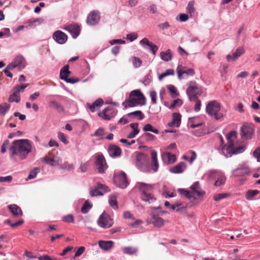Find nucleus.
<instances>
[{"label": "nucleus", "instance_id": "1", "mask_svg": "<svg viewBox=\"0 0 260 260\" xmlns=\"http://www.w3.org/2000/svg\"><path fill=\"white\" fill-rule=\"evenodd\" d=\"M150 152L151 164L149 162V158L146 154L142 152L137 153L136 164L139 169L142 172L149 173L152 170L156 172L158 170L159 164L157 152L154 150H151Z\"/></svg>", "mask_w": 260, "mask_h": 260}, {"label": "nucleus", "instance_id": "2", "mask_svg": "<svg viewBox=\"0 0 260 260\" xmlns=\"http://www.w3.org/2000/svg\"><path fill=\"white\" fill-rule=\"evenodd\" d=\"M31 146L28 140L20 139L15 140L9 149L11 155H18L21 159L26 157L27 154L31 151Z\"/></svg>", "mask_w": 260, "mask_h": 260}, {"label": "nucleus", "instance_id": "3", "mask_svg": "<svg viewBox=\"0 0 260 260\" xmlns=\"http://www.w3.org/2000/svg\"><path fill=\"white\" fill-rule=\"evenodd\" d=\"M228 140L227 146H224L222 151L226 156H231L233 154H237L242 152L244 150L243 146L234 147V141L237 138V133L235 131H231L226 135Z\"/></svg>", "mask_w": 260, "mask_h": 260}, {"label": "nucleus", "instance_id": "4", "mask_svg": "<svg viewBox=\"0 0 260 260\" xmlns=\"http://www.w3.org/2000/svg\"><path fill=\"white\" fill-rule=\"evenodd\" d=\"M191 191L183 188L178 189V192L182 196H184L191 201L197 199L196 195L199 198H203L205 194V191L201 189L198 182H196L190 187Z\"/></svg>", "mask_w": 260, "mask_h": 260}, {"label": "nucleus", "instance_id": "5", "mask_svg": "<svg viewBox=\"0 0 260 260\" xmlns=\"http://www.w3.org/2000/svg\"><path fill=\"white\" fill-rule=\"evenodd\" d=\"M146 104V99L139 90H133L129 94V98L123 102L125 108L135 107L138 105Z\"/></svg>", "mask_w": 260, "mask_h": 260}, {"label": "nucleus", "instance_id": "6", "mask_svg": "<svg viewBox=\"0 0 260 260\" xmlns=\"http://www.w3.org/2000/svg\"><path fill=\"white\" fill-rule=\"evenodd\" d=\"M221 109L220 104L216 101H210L206 106V112L216 120H220L222 117V113L220 112Z\"/></svg>", "mask_w": 260, "mask_h": 260}, {"label": "nucleus", "instance_id": "7", "mask_svg": "<svg viewBox=\"0 0 260 260\" xmlns=\"http://www.w3.org/2000/svg\"><path fill=\"white\" fill-rule=\"evenodd\" d=\"M139 188L142 192L141 198L144 201L151 203L155 200L154 196L150 193L153 188V185L139 183Z\"/></svg>", "mask_w": 260, "mask_h": 260}, {"label": "nucleus", "instance_id": "8", "mask_svg": "<svg viewBox=\"0 0 260 260\" xmlns=\"http://www.w3.org/2000/svg\"><path fill=\"white\" fill-rule=\"evenodd\" d=\"M188 87L186 89V93L190 101L193 99H197L202 93V89L198 86L194 81H190L188 83Z\"/></svg>", "mask_w": 260, "mask_h": 260}, {"label": "nucleus", "instance_id": "9", "mask_svg": "<svg viewBox=\"0 0 260 260\" xmlns=\"http://www.w3.org/2000/svg\"><path fill=\"white\" fill-rule=\"evenodd\" d=\"M233 174L235 177L251 176L253 178H258L260 177V174L258 173H251L249 169L246 167H243L235 169L233 171Z\"/></svg>", "mask_w": 260, "mask_h": 260}, {"label": "nucleus", "instance_id": "10", "mask_svg": "<svg viewBox=\"0 0 260 260\" xmlns=\"http://www.w3.org/2000/svg\"><path fill=\"white\" fill-rule=\"evenodd\" d=\"M95 164L97 167L98 172L101 174L105 173L108 166L104 155L98 153L95 155Z\"/></svg>", "mask_w": 260, "mask_h": 260}, {"label": "nucleus", "instance_id": "11", "mask_svg": "<svg viewBox=\"0 0 260 260\" xmlns=\"http://www.w3.org/2000/svg\"><path fill=\"white\" fill-rule=\"evenodd\" d=\"M98 225L104 229H108L113 224V219L105 212L99 218Z\"/></svg>", "mask_w": 260, "mask_h": 260}, {"label": "nucleus", "instance_id": "12", "mask_svg": "<svg viewBox=\"0 0 260 260\" xmlns=\"http://www.w3.org/2000/svg\"><path fill=\"white\" fill-rule=\"evenodd\" d=\"M157 209H159V207L158 208H154L153 210L151 212V223H152L155 227L159 228L164 225L165 220L160 217L159 214H157L156 211Z\"/></svg>", "mask_w": 260, "mask_h": 260}, {"label": "nucleus", "instance_id": "13", "mask_svg": "<svg viewBox=\"0 0 260 260\" xmlns=\"http://www.w3.org/2000/svg\"><path fill=\"white\" fill-rule=\"evenodd\" d=\"M254 129L252 126L248 124H244L241 128V136L242 139H249L253 134Z\"/></svg>", "mask_w": 260, "mask_h": 260}, {"label": "nucleus", "instance_id": "14", "mask_svg": "<svg viewBox=\"0 0 260 260\" xmlns=\"http://www.w3.org/2000/svg\"><path fill=\"white\" fill-rule=\"evenodd\" d=\"M100 19V13L98 11H93L87 16L86 22L89 25L97 24Z\"/></svg>", "mask_w": 260, "mask_h": 260}, {"label": "nucleus", "instance_id": "15", "mask_svg": "<svg viewBox=\"0 0 260 260\" xmlns=\"http://www.w3.org/2000/svg\"><path fill=\"white\" fill-rule=\"evenodd\" d=\"M53 38L58 44H62L67 42L68 37L61 30H57L53 33Z\"/></svg>", "mask_w": 260, "mask_h": 260}, {"label": "nucleus", "instance_id": "16", "mask_svg": "<svg viewBox=\"0 0 260 260\" xmlns=\"http://www.w3.org/2000/svg\"><path fill=\"white\" fill-rule=\"evenodd\" d=\"M108 151L109 155L113 158L118 157L121 154L120 148L114 144L110 145L108 147Z\"/></svg>", "mask_w": 260, "mask_h": 260}, {"label": "nucleus", "instance_id": "17", "mask_svg": "<svg viewBox=\"0 0 260 260\" xmlns=\"http://www.w3.org/2000/svg\"><path fill=\"white\" fill-rule=\"evenodd\" d=\"M140 44L144 48H146V46H148L153 55H155L158 50V47L150 42L148 39L144 38L140 41Z\"/></svg>", "mask_w": 260, "mask_h": 260}, {"label": "nucleus", "instance_id": "18", "mask_svg": "<svg viewBox=\"0 0 260 260\" xmlns=\"http://www.w3.org/2000/svg\"><path fill=\"white\" fill-rule=\"evenodd\" d=\"M206 175L209 179H223L225 177L222 172L216 170H209Z\"/></svg>", "mask_w": 260, "mask_h": 260}, {"label": "nucleus", "instance_id": "19", "mask_svg": "<svg viewBox=\"0 0 260 260\" xmlns=\"http://www.w3.org/2000/svg\"><path fill=\"white\" fill-rule=\"evenodd\" d=\"M161 158L164 162L166 164L174 163L176 160V155L175 154L166 152L162 153Z\"/></svg>", "mask_w": 260, "mask_h": 260}, {"label": "nucleus", "instance_id": "20", "mask_svg": "<svg viewBox=\"0 0 260 260\" xmlns=\"http://www.w3.org/2000/svg\"><path fill=\"white\" fill-rule=\"evenodd\" d=\"M13 216L15 217H19L23 215V212L21 208L16 204H11L8 206Z\"/></svg>", "mask_w": 260, "mask_h": 260}, {"label": "nucleus", "instance_id": "21", "mask_svg": "<svg viewBox=\"0 0 260 260\" xmlns=\"http://www.w3.org/2000/svg\"><path fill=\"white\" fill-rule=\"evenodd\" d=\"M66 29L72 34L74 38H76L79 36L80 31L79 26L76 24L68 25Z\"/></svg>", "mask_w": 260, "mask_h": 260}, {"label": "nucleus", "instance_id": "22", "mask_svg": "<svg viewBox=\"0 0 260 260\" xmlns=\"http://www.w3.org/2000/svg\"><path fill=\"white\" fill-rule=\"evenodd\" d=\"M185 67H182L181 66H179L177 68V71L178 75V78L179 79H181L182 75L183 74H186L187 75L193 76L195 72L192 69H188L187 70H185Z\"/></svg>", "mask_w": 260, "mask_h": 260}, {"label": "nucleus", "instance_id": "23", "mask_svg": "<svg viewBox=\"0 0 260 260\" xmlns=\"http://www.w3.org/2000/svg\"><path fill=\"white\" fill-rule=\"evenodd\" d=\"M181 115L178 113H174L173 114V120L172 122H169L168 125L170 126L179 127L181 123Z\"/></svg>", "mask_w": 260, "mask_h": 260}, {"label": "nucleus", "instance_id": "24", "mask_svg": "<svg viewBox=\"0 0 260 260\" xmlns=\"http://www.w3.org/2000/svg\"><path fill=\"white\" fill-rule=\"evenodd\" d=\"M112 108L107 107L102 112L99 113L98 115L105 120H110L113 116L112 112Z\"/></svg>", "mask_w": 260, "mask_h": 260}, {"label": "nucleus", "instance_id": "25", "mask_svg": "<svg viewBox=\"0 0 260 260\" xmlns=\"http://www.w3.org/2000/svg\"><path fill=\"white\" fill-rule=\"evenodd\" d=\"M104 104L103 100L99 98L94 102L92 104L87 103V106L89 109L90 111L93 112L95 111L96 108H99L101 107Z\"/></svg>", "mask_w": 260, "mask_h": 260}, {"label": "nucleus", "instance_id": "26", "mask_svg": "<svg viewBox=\"0 0 260 260\" xmlns=\"http://www.w3.org/2000/svg\"><path fill=\"white\" fill-rule=\"evenodd\" d=\"M118 194L116 193L112 194L109 197L108 202L110 206L114 210L118 208V202L117 201Z\"/></svg>", "mask_w": 260, "mask_h": 260}, {"label": "nucleus", "instance_id": "27", "mask_svg": "<svg viewBox=\"0 0 260 260\" xmlns=\"http://www.w3.org/2000/svg\"><path fill=\"white\" fill-rule=\"evenodd\" d=\"M186 168L185 163L184 162H180L176 166L171 168L170 170L172 173L178 174L181 173L183 172Z\"/></svg>", "mask_w": 260, "mask_h": 260}, {"label": "nucleus", "instance_id": "28", "mask_svg": "<svg viewBox=\"0 0 260 260\" xmlns=\"http://www.w3.org/2000/svg\"><path fill=\"white\" fill-rule=\"evenodd\" d=\"M13 62L16 65V67L18 68L20 70L24 69L25 67V59L23 56L21 55L17 56Z\"/></svg>", "mask_w": 260, "mask_h": 260}, {"label": "nucleus", "instance_id": "29", "mask_svg": "<svg viewBox=\"0 0 260 260\" xmlns=\"http://www.w3.org/2000/svg\"><path fill=\"white\" fill-rule=\"evenodd\" d=\"M114 242L112 241H99V245L102 249L108 250L113 247Z\"/></svg>", "mask_w": 260, "mask_h": 260}, {"label": "nucleus", "instance_id": "30", "mask_svg": "<svg viewBox=\"0 0 260 260\" xmlns=\"http://www.w3.org/2000/svg\"><path fill=\"white\" fill-rule=\"evenodd\" d=\"M71 72L69 71V65L64 66L60 71V78L65 80L70 75Z\"/></svg>", "mask_w": 260, "mask_h": 260}, {"label": "nucleus", "instance_id": "31", "mask_svg": "<svg viewBox=\"0 0 260 260\" xmlns=\"http://www.w3.org/2000/svg\"><path fill=\"white\" fill-rule=\"evenodd\" d=\"M42 161L51 166H59L60 165V162L58 160H56L53 158L48 157V156H45L42 158Z\"/></svg>", "mask_w": 260, "mask_h": 260}, {"label": "nucleus", "instance_id": "32", "mask_svg": "<svg viewBox=\"0 0 260 260\" xmlns=\"http://www.w3.org/2000/svg\"><path fill=\"white\" fill-rule=\"evenodd\" d=\"M50 104L51 106L55 109L57 112L59 113H63L64 112V107L59 103L57 102L56 101H50Z\"/></svg>", "mask_w": 260, "mask_h": 260}, {"label": "nucleus", "instance_id": "33", "mask_svg": "<svg viewBox=\"0 0 260 260\" xmlns=\"http://www.w3.org/2000/svg\"><path fill=\"white\" fill-rule=\"evenodd\" d=\"M113 182L117 187L124 189L129 184L127 180H113Z\"/></svg>", "mask_w": 260, "mask_h": 260}, {"label": "nucleus", "instance_id": "34", "mask_svg": "<svg viewBox=\"0 0 260 260\" xmlns=\"http://www.w3.org/2000/svg\"><path fill=\"white\" fill-rule=\"evenodd\" d=\"M160 57L161 59L164 61H168L172 59V54L170 49H168L166 51H162L160 53Z\"/></svg>", "mask_w": 260, "mask_h": 260}, {"label": "nucleus", "instance_id": "35", "mask_svg": "<svg viewBox=\"0 0 260 260\" xmlns=\"http://www.w3.org/2000/svg\"><path fill=\"white\" fill-rule=\"evenodd\" d=\"M8 101L9 102H15L16 103H19L20 101V97L18 93L14 91V92L9 96Z\"/></svg>", "mask_w": 260, "mask_h": 260}, {"label": "nucleus", "instance_id": "36", "mask_svg": "<svg viewBox=\"0 0 260 260\" xmlns=\"http://www.w3.org/2000/svg\"><path fill=\"white\" fill-rule=\"evenodd\" d=\"M259 191L257 190H248L246 193L245 198L248 200H251L253 197L258 193Z\"/></svg>", "mask_w": 260, "mask_h": 260}, {"label": "nucleus", "instance_id": "37", "mask_svg": "<svg viewBox=\"0 0 260 260\" xmlns=\"http://www.w3.org/2000/svg\"><path fill=\"white\" fill-rule=\"evenodd\" d=\"M97 187L101 192L102 193V196L106 192H110V189L105 184H103L100 183L97 184Z\"/></svg>", "mask_w": 260, "mask_h": 260}, {"label": "nucleus", "instance_id": "38", "mask_svg": "<svg viewBox=\"0 0 260 260\" xmlns=\"http://www.w3.org/2000/svg\"><path fill=\"white\" fill-rule=\"evenodd\" d=\"M194 2L192 1L189 2L187 7L186 8L187 12L190 14V17H192L193 15L195 9L194 8Z\"/></svg>", "mask_w": 260, "mask_h": 260}, {"label": "nucleus", "instance_id": "39", "mask_svg": "<svg viewBox=\"0 0 260 260\" xmlns=\"http://www.w3.org/2000/svg\"><path fill=\"white\" fill-rule=\"evenodd\" d=\"M144 132H151L155 134H158L159 131L157 129L154 128L151 124H146L143 128Z\"/></svg>", "mask_w": 260, "mask_h": 260}, {"label": "nucleus", "instance_id": "40", "mask_svg": "<svg viewBox=\"0 0 260 260\" xmlns=\"http://www.w3.org/2000/svg\"><path fill=\"white\" fill-rule=\"evenodd\" d=\"M123 252L126 254H133L137 251V248L133 247H124L122 249Z\"/></svg>", "mask_w": 260, "mask_h": 260}, {"label": "nucleus", "instance_id": "41", "mask_svg": "<svg viewBox=\"0 0 260 260\" xmlns=\"http://www.w3.org/2000/svg\"><path fill=\"white\" fill-rule=\"evenodd\" d=\"M244 52V49L243 48H238L236 51L233 53V60H236L239 56L243 54Z\"/></svg>", "mask_w": 260, "mask_h": 260}, {"label": "nucleus", "instance_id": "42", "mask_svg": "<svg viewBox=\"0 0 260 260\" xmlns=\"http://www.w3.org/2000/svg\"><path fill=\"white\" fill-rule=\"evenodd\" d=\"M92 206V205L88 201H86L81 208V212L84 214L87 213L89 209L91 208Z\"/></svg>", "mask_w": 260, "mask_h": 260}, {"label": "nucleus", "instance_id": "43", "mask_svg": "<svg viewBox=\"0 0 260 260\" xmlns=\"http://www.w3.org/2000/svg\"><path fill=\"white\" fill-rule=\"evenodd\" d=\"M131 61L133 62L134 67L136 68L140 67L142 64V60L138 57L135 56L132 57L131 58Z\"/></svg>", "mask_w": 260, "mask_h": 260}, {"label": "nucleus", "instance_id": "44", "mask_svg": "<svg viewBox=\"0 0 260 260\" xmlns=\"http://www.w3.org/2000/svg\"><path fill=\"white\" fill-rule=\"evenodd\" d=\"M10 106L7 103H3L0 105V115H4L10 109Z\"/></svg>", "mask_w": 260, "mask_h": 260}, {"label": "nucleus", "instance_id": "45", "mask_svg": "<svg viewBox=\"0 0 260 260\" xmlns=\"http://www.w3.org/2000/svg\"><path fill=\"white\" fill-rule=\"evenodd\" d=\"M132 115L136 116L138 117L139 120H142L144 118L143 113L141 111H136L127 114L128 117H131Z\"/></svg>", "mask_w": 260, "mask_h": 260}, {"label": "nucleus", "instance_id": "46", "mask_svg": "<svg viewBox=\"0 0 260 260\" xmlns=\"http://www.w3.org/2000/svg\"><path fill=\"white\" fill-rule=\"evenodd\" d=\"M90 196L92 197L98 196H102V192L100 191L97 186L94 188H91L89 191Z\"/></svg>", "mask_w": 260, "mask_h": 260}, {"label": "nucleus", "instance_id": "47", "mask_svg": "<svg viewBox=\"0 0 260 260\" xmlns=\"http://www.w3.org/2000/svg\"><path fill=\"white\" fill-rule=\"evenodd\" d=\"M62 220L67 223H74V217L72 214H68L62 217Z\"/></svg>", "mask_w": 260, "mask_h": 260}, {"label": "nucleus", "instance_id": "48", "mask_svg": "<svg viewBox=\"0 0 260 260\" xmlns=\"http://www.w3.org/2000/svg\"><path fill=\"white\" fill-rule=\"evenodd\" d=\"M104 135V129L102 128H98L93 135V136L99 137V139L103 138V136Z\"/></svg>", "mask_w": 260, "mask_h": 260}, {"label": "nucleus", "instance_id": "49", "mask_svg": "<svg viewBox=\"0 0 260 260\" xmlns=\"http://www.w3.org/2000/svg\"><path fill=\"white\" fill-rule=\"evenodd\" d=\"M28 86V84H24L21 85H16L13 88V90L19 93L20 92H23L24 89Z\"/></svg>", "mask_w": 260, "mask_h": 260}, {"label": "nucleus", "instance_id": "50", "mask_svg": "<svg viewBox=\"0 0 260 260\" xmlns=\"http://www.w3.org/2000/svg\"><path fill=\"white\" fill-rule=\"evenodd\" d=\"M40 171L39 168H35L29 173V174L27 179H33L36 177L38 173Z\"/></svg>", "mask_w": 260, "mask_h": 260}, {"label": "nucleus", "instance_id": "51", "mask_svg": "<svg viewBox=\"0 0 260 260\" xmlns=\"http://www.w3.org/2000/svg\"><path fill=\"white\" fill-rule=\"evenodd\" d=\"M114 178L127 179L126 174L123 171H119L114 174Z\"/></svg>", "mask_w": 260, "mask_h": 260}, {"label": "nucleus", "instance_id": "52", "mask_svg": "<svg viewBox=\"0 0 260 260\" xmlns=\"http://www.w3.org/2000/svg\"><path fill=\"white\" fill-rule=\"evenodd\" d=\"M59 165L60 166V168L64 170L70 171L74 169L73 164H70L67 162H64L62 164L60 163Z\"/></svg>", "mask_w": 260, "mask_h": 260}, {"label": "nucleus", "instance_id": "53", "mask_svg": "<svg viewBox=\"0 0 260 260\" xmlns=\"http://www.w3.org/2000/svg\"><path fill=\"white\" fill-rule=\"evenodd\" d=\"M228 196H229V194L228 193H219L214 196V200L216 201H219L221 199L226 198Z\"/></svg>", "mask_w": 260, "mask_h": 260}, {"label": "nucleus", "instance_id": "54", "mask_svg": "<svg viewBox=\"0 0 260 260\" xmlns=\"http://www.w3.org/2000/svg\"><path fill=\"white\" fill-rule=\"evenodd\" d=\"M169 90L172 94V98H175L178 96L179 93L177 92L176 87L173 85H170L169 87Z\"/></svg>", "mask_w": 260, "mask_h": 260}, {"label": "nucleus", "instance_id": "55", "mask_svg": "<svg viewBox=\"0 0 260 260\" xmlns=\"http://www.w3.org/2000/svg\"><path fill=\"white\" fill-rule=\"evenodd\" d=\"M58 139L64 144L67 145L69 143V142L66 139L65 135L62 132H58Z\"/></svg>", "mask_w": 260, "mask_h": 260}, {"label": "nucleus", "instance_id": "56", "mask_svg": "<svg viewBox=\"0 0 260 260\" xmlns=\"http://www.w3.org/2000/svg\"><path fill=\"white\" fill-rule=\"evenodd\" d=\"M137 38H138V35L136 32L128 34L126 36V39L127 40H129L131 42L134 41Z\"/></svg>", "mask_w": 260, "mask_h": 260}, {"label": "nucleus", "instance_id": "57", "mask_svg": "<svg viewBox=\"0 0 260 260\" xmlns=\"http://www.w3.org/2000/svg\"><path fill=\"white\" fill-rule=\"evenodd\" d=\"M150 96L152 103L153 104H156V102H157L156 92L154 90L150 91Z\"/></svg>", "mask_w": 260, "mask_h": 260}, {"label": "nucleus", "instance_id": "58", "mask_svg": "<svg viewBox=\"0 0 260 260\" xmlns=\"http://www.w3.org/2000/svg\"><path fill=\"white\" fill-rule=\"evenodd\" d=\"M253 156L257 159L258 161L260 162V147L255 149L253 153Z\"/></svg>", "mask_w": 260, "mask_h": 260}, {"label": "nucleus", "instance_id": "59", "mask_svg": "<svg viewBox=\"0 0 260 260\" xmlns=\"http://www.w3.org/2000/svg\"><path fill=\"white\" fill-rule=\"evenodd\" d=\"M182 104V101L180 99H177V100H175L173 102V104H172L171 106H170V108H174L175 106H181V105Z\"/></svg>", "mask_w": 260, "mask_h": 260}, {"label": "nucleus", "instance_id": "60", "mask_svg": "<svg viewBox=\"0 0 260 260\" xmlns=\"http://www.w3.org/2000/svg\"><path fill=\"white\" fill-rule=\"evenodd\" d=\"M85 250V247L83 246L79 247L77 250L76 251L75 256V257H78L80 256L84 251Z\"/></svg>", "mask_w": 260, "mask_h": 260}, {"label": "nucleus", "instance_id": "61", "mask_svg": "<svg viewBox=\"0 0 260 260\" xmlns=\"http://www.w3.org/2000/svg\"><path fill=\"white\" fill-rule=\"evenodd\" d=\"M151 81V78L149 75H147L144 77L142 82L145 85H148L150 83Z\"/></svg>", "mask_w": 260, "mask_h": 260}, {"label": "nucleus", "instance_id": "62", "mask_svg": "<svg viewBox=\"0 0 260 260\" xmlns=\"http://www.w3.org/2000/svg\"><path fill=\"white\" fill-rule=\"evenodd\" d=\"M189 18L188 15L186 14H180L179 15V20L182 22L186 21Z\"/></svg>", "mask_w": 260, "mask_h": 260}, {"label": "nucleus", "instance_id": "63", "mask_svg": "<svg viewBox=\"0 0 260 260\" xmlns=\"http://www.w3.org/2000/svg\"><path fill=\"white\" fill-rule=\"evenodd\" d=\"M9 144V141L8 140H6L3 144L1 148V152L2 153H4L6 152V148L8 146Z\"/></svg>", "mask_w": 260, "mask_h": 260}, {"label": "nucleus", "instance_id": "64", "mask_svg": "<svg viewBox=\"0 0 260 260\" xmlns=\"http://www.w3.org/2000/svg\"><path fill=\"white\" fill-rule=\"evenodd\" d=\"M189 153L191 154V156L189 158V161L190 164H192V162L196 159L197 154L196 152L194 151H190Z\"/></svg>", "mask_w": 260, "mask_h": 260}]
</instances>
